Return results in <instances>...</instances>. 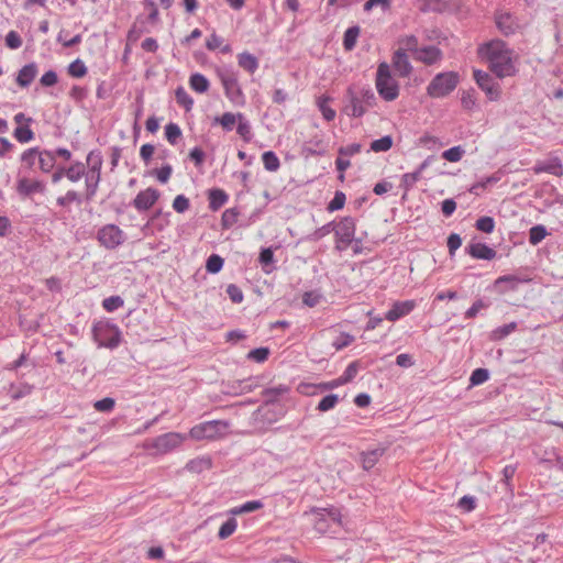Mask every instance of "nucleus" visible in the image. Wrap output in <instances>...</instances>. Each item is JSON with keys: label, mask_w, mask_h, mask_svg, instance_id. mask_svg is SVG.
Wrapping results in <instances>:
<instances>
[{"label": "nucleus", "mask_w": 563, "mask_h": 563, "mask_svg": "<svg viewBox=\"0 0 563 563\" xmlns=\"http://www.w3.org/2000/svg\"><path fill=\"white\" fill-rule=\"evenodd\" d=\"M465 252L476 260L492 261L496 257L497 252L485 243H471Z\"/></svg>", "instance_id": "a211bd4d"}, {"label": "nucleus", "mask_w": 563, "mask_h": 563, "mask_svg": "<svg viewBox=\"0 0 563 563\" xmlns=\"http://www.w3.org/2000/svg\"><path fill=\"white\" fill-rule=\"evenodd\" d=\"M218 74L227 98L233 102H238L242 98L243 93L235 74L229 70L219 71Z\"/></svg>", "instance_id": "4468645a"}, {"label": "nucleus", "mask_w": 563, "mask_h": 563, "mask_svg": "<svg viewBox=\"0 0 563 563\" xmlns=\"http://www.w3.org/2000/svg\"><path fill=\"white\" fill-rule=\"evenodd\" d=\"M489 378V372L486 368H476L472 372L470 377L471 386H478L487 382Z\"/></svg>", "instance_id": "bf43d9fd"}, {"label": "nucleus", "mask_w": 563, "mask_h": 563, "mask_svg": "<svg viewBox=\"0 0 563 563\" xmlns=\"http://www.w3.org/2000/svg\"><path fill=\"white\" fill-rule=\"evenodd\" d=\"M503 177L501 172H496L490 176L484 177L470 188L471 194L478 195V189H487L488 187H492L493 185L497 184Z\"/></svg>", "instance_id": "c756f323"}, {"label": "nucleus", "mask_w": 563, "mask_h": 563, "mask_svg": "<svg viewBox=\"0 0 563 563\" xmlns=\"http://www.w3.org/2000/svg\"><path fill=\"white\" fill-rule=\"evenodd\" d=\"M238 64L250 74H254L258 68V59L249 52H243L238 55Z\"/></svg>", "instance_id": "c85d7f7f"}, {"label": "nucleus", "mask_w": 563, "mask_h": 563, "mask_svg": "<svg viewBox=\"0 0 563 563\" xmlns=\"http://www.w3.org/2000/svg\"><path fill=\"white\" fill-rule=\"evenodd\" d=\"M102 155L100 151H90L86 158V175L101 176Z\"/></svg>", "instance_id": "5701e85b"}, {"label": "nucleus", "mask_w": 563, "mask_h": 563, "mask_svg": "<svg viewBox=\"0 0 563 563\" xmlns=\"http://www.w3.org/2000/svg\"><path fill=\"white\" fill-rule=\"evenodd\" d=\"M474 79L478 87L485 91L489 100H497L500 96L499 84L486 71L474 70Z\"/></svg>", "instance_id": "ddd939ff"}, {"label": "nucleus", "mask_w": 563, "mask_h": 563, "mask_svg": "<svg viewBox=\"0 0 563 563\" xmlns=\"http://www.w3.org/2000/svg\"><path fill=\"white\" fill-rule=\"evenodd\" d=\"M289 388L285 385H279L276 387L265 388L262 391V396L265 398L264 404L257 409L258 413H262L263 418L267 420L268 422L276 421L280 416H283V409L279 408L278 413H274V417H268L269 413V407L274 406L278 398L283 395H285Z\"/></svg>", "instance_id": "9b49d317"}, {"label": "nucleus", "mask_w": 563, "mask_h": 563, "mask_svg": "<svg viewBox=\"0 0 563 563\" xmlns=\"http://www.w3.org/2000/svg\"><path fill=\"white\" fill-rule=\"evenodd\" d=\"M40 151L37 147L30 148L22 154V163L33 168L38 165Z\"/></svg>", "instance_id": "4d7b16f0"}, {"label": "nucleus", "mask_w": 563, "mask_h": 563, "mask_svg": "<svg viewBox=\"0 0 563 563\" xmlns=\"http://www.w3.org/2000/svg\"><path fill=\"white\" fill-rule=\"evenodd\" d=\"M360 371V362L354 361L347 365L343 374L340 376L342 382L345 384L352 382Z\"/></svg>", "instance_id": "0e129e2a"}, {"label": "nucleus", "mask_w": 563, "mask_h": 563, "mask_svg": "<svg viewBox=\"0 0 563 563\" xmlns=\"http://www.w3.org/2000/svg\"><path fill=\"white\" fill-rule=\"evenodd\" d=\"M161 192L156 188L148 187L141 190L132 201V206L139 211L150 210L159 199Z\"/></svg>", "instance_id": "2eb2a0df"}, {"label": "nucleus", "mask_w": 563, "mask_h": 563, "mask_svg": "<svg viewBox=\"0 0 563 563\" xmlns=\"http://www.w3.org/2000/svg\"><path fill=\"white\" fill-rule=\"evenodd\" d=\"M533 169L537 174L548 173L554 176H561L563 173L561 159L558 157H551L544 161L537 162Z\"/></svg>", "instance_id": "aec40b11"}, {"label": "nucleus", "mask_w": 563, "mask_h": 563, "mask_svg": "<svg viewBox=\"0 0 563 563\" xmlns=\"http://www.w3.org/2000/svg\"><path fill=\"white\" fill-rule=\"evenodd\" d=\"M478 54L489 62L490 70L498 77L504 78L515 73L512 52L501 40H493L478 48Z\"/></svg>", "instance_id": "f257e3e1"}, {"label": "nucleus", "mask_w": 563, "mask_h": 563, "mask_svg": "<svg viewBox=\"0 0 563 563\" xmlns=\"http://www.w3.org/2000/svg\"><path fill=\"white\" fill-rule=\"evenodd\" d=\"M262 507H263V503L261 500H250V501L242 504L241 506L232 508L230 510V514L232 516H236V515H241V514L253 512L255 510L261 509Z\"/></svg>", "instance_id": "49530a36"}, {"label": "nucleus", "mask_w": 563, "mask_h": 563, "mask_svg": "<svg viewBox=\"0 0 563 563\" xmlns=\"http://www.w3.org/2000/svg\"><path fill=\"white\" fill-rule=\"evenodd\" d=\"M239 118L240 119L235 126L236 132L243 139V141H250V139L252 136L250 122L241 113H239Z\"/></svg>", "instance_id": "864d4df0"}, {"label": "nucleus", "mask_w": 563, "mask_h": 563, "mask_svg": "<svg viewBox=\"0 0 563 563\" xmlns=\"http://www.w3.org/2000/svg\"><path fill=\"white\" fill-rule=\"evenodd\" d=\"M464 154L465 150L461 145H457L444 151L441 157L448 162L455 163L461 161Z\"/></svg>", "instance_id": "6e6d98bb"}, {"label": "nucleus", "mask_w": 563, "mask_h": 563, "mask_svg": "<svg viewBox=\"0 0 563 563\" xmlns=\"http://www.w3.org/2000/svg\"><path fill=\"white\" fill-rule=\"evenodd\" d=\"M46 185L38 179L29 177H19L15 185V191L21 200L33 199L36 194H44Z\"/></svg>", "instance_id": "f8f14e48"}, {"label": "nucleus", "mask_w": 563, "mask_h": 563, "mask_svg": "<svg viewBox=\"0 0 563 563\" xmlns=\"http://www.w3.org/2000/svg\"><path fill=\"white\" fill-rule=\"evenodd\" d=\"M376 89L378 95L386 101H393L399 96V85L393 78L389 65L380 63L376 73Z\"/></svg>", "instance_id": "20e7f679"}, {"label": "nucleus", "mask_w": 563, "mask_h": 563, "mask_svg": "<svg viewBox=\"0 0 563 563\" xmlns=\"http://www.w3.org/2000/svg\"><path fill=\"white\" fill-rule=\"evenodd\" d=\"M269 354V349L266 346H262L251 350L247 353L246 357L247 360L254 361L256 363H264L265 361H267Z\"/></svg>", "instance_id": "603ef678"}, {"label": "nucleus", "mask_w": 563, "mask_h": 563, "mask_svg": "<svg viewBox=\"0 0 563 563\" xmlns=\"http://www.w3.org/2000/svg\"><path fill=\"white\" fill-rule=\"evenodd\" d=\"M459 84V74L455 71L440 73L433 77L427 87V93L432 98H443L451 93Z\"/></svg>", "instance_id": "39448f33"}, {"label": "nucleus", "mask_w": 563, "mask_h": 563, "mask_svg": "<svg viewBox=\"0 0 563 563\" xmlns=\"http://www.w3.org/2000/svg\"><path fill=\"white\" fill-rule=\"evenodd\" d=\"M37 75V66L35 63L24 65L16 76V84L22 87H29Z\"/></svg>", "instance_id": "b1692460"}, {"label": "nucleus", "mask_w": 563, "mask_h": 563, "mask_svg": "<svg viewBox=\"0 0 563 563\" xmlns=\"http://www.w3.org/2000/svg\"><path fill=\"white\" fill-rule=\"evenodd\" d=\"M175 99L176 102L183 107L186 111L191 110L194 106V99L189 96V93L186 91V89L181 86H179L175 90Z\"/></svg>", "instance_id": "a19ab883"}, {"label": "nucleus", "mask_w": 563, "mask_h": 563, "mask_svg": "<svg viewBox=\"0 0 563 563\" xmlns=\"http://www.w3.org/2000/svg\"><path fill=\"white\" fill-rule=\"evenodd\" d=\"M229 427L227 421L211 420L198 423L189 430V437L194 440L200 441L205 439H214L223 433Z\"/></svg>", "instance_id": "1a4fd4ad"}, {"label": "nucleus", "mask_w": 563, "mask_h": 563, "mask_svg": "<svg viewBox=\"0 0 563 563\" xmlns=\"http://www.w3.org/2000/svg\"><path fill=\"white\" fill-rule=\"evenodd\" d=\"M68 74L75 78H81L87 74V67L82 60L76 59L68 66Z\"/></svg>", "instance_id": "69168bd1"}, {"label": "nucleus", "mask_w": 563, "mask_h": 563, "mask_svg": "<svg viewBox=\"0 0 563 563\" xmlns=\"http://www.w3.org/2000/svg\"><path fill=\"white\" fill-rule=\"evenodd\" d=\"M150 30L145 26L144 21L140 22L139 18L130 27L126 40L130 43L137 42L144 33H148Z\"/></svg>", "instance_id": "72a5a7b5"}, {"label": "nucleus", "mask_w": 563, "mask_h": 563, "mask_svg": "<svg viewBox=\"0 0 563 563\" xmlns=\"http://www.w3.org/2000/svg\"><path fill=\"white\" fill-rule=\"evenodd\" d=\"M97 240L101 246L107 250H115L122 245L125 240V233L115 224H106L97 232Z\"/></svg>", "instance_id": "9d476101"}, {"label": "nucleus", "mask_w": 563, "mask_h": 563, "mask_svg": "<svg viewBox=\"0 0 563 563\" xmlns=\"http://www.w3.org/2000/svg\"><path fill=\"white\" fill-rule=\"evenodd\" d=\"M240 216V211L236 208L227 209L221 217V225L223 229L232 228Z\"/></svg>", "instance_id": "de8ad7c7"}, {"label": "nucleus", "mask_w": 563, "mask_h": 563, "mask_svg": "<svg viewBox=\"0 0 563 563\" xmlns=\"http://www.w3.org/2000/svg\"><path fill=\"white\" fill-rule=\"evenodd\" d=\"M211 467V460L209 457H201L191 460L187 464V468L192 472L200 473L205 470H209Z\"/></svg>", "instance_id": "680f3d73"}, {"label": "nucleus", "mask_w": 563, "mask_h": 563, "mask_svg": "<svg viewBox=\"0 0 563 563\" xmlns=\"http://www.w3.org/2000/svg\"><path fill=\"white\" fill-rule=\"evenodd\" d=\"M238 528V521L236 519L232 516L230 517L227 521H224L221 527L219 528V531H218V538L220 540H225L228 539L229 537H231L235 530Z\"/></svg>", "instance_id": "79ce46f5"}, {"label": "nucleus", "mask_w": 563, "mask_h": 563, "mask_svg": "<svg viewBox=\"0 0 563 563\" xmlns=\"http://www.w3.org/2000/svg\"><path fill=\"white\" fill-rule=\"evenodd\" d=\"M224 265V260L218 254H211L206 262V269L210 274L219 273Z\"/></svg>", "instance_id": "8fccbe9b"}, {"label": "nucleus", "mask_w": 563, "mask_h": 563, "mask_svg": "<svg viewBox=\"0 0 563 563\" xmlns=\"http://www.w3.org/2000/svg\"><path fill=\"white\" fill-rule=\"evenodd\" d=\"M393 66L400 77H407L412 70V66L406 54V49L399 48L394 53Z\"/></svg>", "instance_id": "412c9836"}, {"label": "nucleus", "mask_w": 563, "mask_h": 563, "mask_svg": "<svg viewBox=\"0 0 563 563\" xmlns=\"http://www.w3.org/2000/svg\"><path fill=\"white\" fill-rule=\"evenodd\" d=\"M262 162L267 172H277L280 167L279 158L273 151H265L262 154Z\"/></svg>", "instance_id": "ea45409f"}, {"label": "nucleus", "mask_w": 563, "mask_h": 563, "mask_svg": "<svg viewBox=\"0 0 563 563\" xmlns=\"http://www.w3.org/2000/svg\"><path fill=\"white\" fill-rule=\"evenodd\" d=\"M516 471H517L516 464H508L501 471V475H503L501 482L504 483L506 490L510 495H514V485L511 484V479H512Z\"/></svg>", "instance_id": "a18cd8bd"}, {"label": "nucleus", "mask_w": 563, "mask_h": 563, "mask_svg": "<svg viewBox=\"0 0 563 563\" xmlns=\"http://www.w3.org/2000/svg\"><path fill=\"white\" fill-rule=\"evenodd\" d=\"M101 180V176L86 175L85 184H86V194L84 196V200L91 201L96 196L99 187V183Z\"/></svg>", "instance_id": "2f4dec72"}, {"label": "nucleus", "mask_w": 563, "mask_h": 563, "mask_svg": "<svg viewBox=\"0 0 563 563\" xmlns=\"http://www.w3.org/2000/svg\"><path fill=\"white\" fill-rule=\"evenodd\" d=\"M33 387L26 383L14 385L10 387V395L13 400H19L32 393Z\"/></svg>", "instance_id": "09e8293b"}, {"label": "nucleus", "mask_w": 563, "mask_h": 563, "mask_svg": "<svg viewBox=\"0 0 563 563\" xmlns=\"http://www.w3.org/2000/svg\"><path fill=\"white\" fill-rule=\"evenodd\" d=\"M548 234V230L543 224L533 225L529 230V243L531 245H538L545 239Z\"/></svg>", "instance_id": "37998d69"}, {"label": "nucleus", "mask_w": 563, "mask_h": 563, "mask_svg": "<svg viewBox=\"0 0 563 563\" xmlns=\"http://www.w3.org/2000/svg\"><path fill=\"white\" fill-rule=\"evenodd\" d=\"M65 177L71 183H77L82 176L86 177V166L84 163L76 161L69 166H64Z\"/></svg>", "instance_id": "a878e982"}, {"label": "nucleus", "mask_w": 563, "mask_h": 563, "mask_svg": "<svg viewBox=\"0 0 563 563\" xmlns=\"http://www.w3.org/2000/svg\"><path fill=\"white\" fill-rule=\"evenodd\" d=\"M91 332L99 347L113 350L121 343V331L119 327L112 322L97 321L93 323Z\"/></svg>", "instance_id": "7ed1b4c3"}, {"label": "nucleus", "mask_w": 563, "mask_h": 563, "mask_svg": "<svg viewBox=\"0 0 563 563\" xmlns=\"http://www.w3.org/2000/svg\"><path fill=\"white\" fill-rule=\"evenodd\" d=\"M517 322L512 321L507 324H503L494 329L490 333V339L493 341H501L507 338L510 333L517 330Z\"/></svg>", "instance_id": "c9c22d12"}, {"label": "nucleus", "mask_w": 563, "mask_h": 563, "mask_svg": "<svg viewBox=\"0 0 563 563\" xmlns=\"http://www.w3.org/2000/svg\"><path fill=\"white\" fill-rule=\"evenodd\" d=\"M475 228L484 233H492L495 229V220L492 217L484 216L476 220Z\"/></svg>", "instance_id": "e2e57ef3"}, {"label": "nucleus", "mask_w": 563, "mask_h": 563, "mask_svg": "<svg viewBox=\"0 0 563 563\" xmlns=\"http://www.w3.org/2000/svg\"><path fill=\"white\" fill-rule=\"evenodd\" d=\"M84 201V196L78 194L75 190H68L65 196L58 197L56 199V203L59 207H67L73 202L77 205H81Z\"/></svg>", "instance_id": "c03bdc74"}, {"label": "nucleus", "mask_w": 563, "mask_h": 563, "mask_svg": "<svg viewBox=\"0 0 563 563\" xmlns=\"http://www.w3.org/2000/svg\"><path fill=\"white\" fill-rule=\"evenodd\" d=\"M421 178L419 172L406 173L401 176L400 187L405 190V192L409 191L416 183Z\"/></svg>", "instance_id": "052dcab7"}, {"label": "nucleus", "mask_w": 563, "mask_h": 563, "mask_svg": "<svg viewBox=\"0 0 563 563\" xmlns=\"http://www.w3.org/2000/svg\"><path fill=\"white\" fill-rule=\"evenodd\" d=\"M209 208L212 211L219 210L228 200L229 196L223 189L213 188L209 190Z\"/></svg>", "instance_id": "cd10ccee"}, {"label": "nucleus", "mask_w": 563, "mask_h": 563, "mask_svg": "<svg viewBox=\"0 0 563 563\" xmlns=\"http://www.w3.org/2000/svg\"><path fill=\"white\" fill-rule=\"evenodd\" d=\"M56 165L55 154L52 151L40 152L37 167L44 172H51Z\"/></svg>", "instance_id": "473e14b6"}, {"label": "nucleus", "mask_w": 563, "mask_h": 563, "mask_svg": "<svg viewBox=\"0 0 563 563\" xmlns=\"http://www.w3.org/2000/svg\"><path fill=\"white\" fill-rule=\"evenodd\" d=\"M186 439V435L178 432H167L147 440L145 448L156 454H166L177 449Z\"/></svg>", "instance_id": "0eeeda50"}, {"label": "nucleus", "mask_w": 563, "mask_h": 563, "mask_svg": "<svg viewBox=\"0 0 563 563\" xmlns=\"http://www.w3.org/2000/svg\"><path fill=\"white\" fill-rule=\"evenodd\" d=\"M14 122L16 128L14 129L13 136L16 141H32L34 139V133L30 128V124L33 122L32 118L19 112L14 115Z\"/></svg>", "instance_id": "dca6fc26"}, {"label": "nucleus", "mask_w": 563, "mask_h": 563, "mask_svg": "<svg viewBox=\"0 0 563 563\" xmlns=\"http://www.w3.org/2000/svg\"><path fill=\"white\" fill-rule=\"evenodd\" d=\"M415 58L426 65H432L442 58V52L434 45L423 46L418 51Z\"/></svg>", "instance_id": "4be33fe9"}, {"label": "nucleus", "mask_w": 563, "mask_h": 563, "mask_svg": "<svg viewBox=\"0 0 563 563\" xmlns=\"http://www.w3.org/2000/svg\"><path fill=\"white\" fill-rule=\"evenodd\" d=\"M356 232V221L353 217H343L338 223L335 222L334 238L335 249L345 251L352 245Z\"/></svg>", "instance_id": "6e6552de"}, {"label": "nucleus", "mask_w": 563, "mask_h": 563, "mask_svg": "<svg viewBox=\"0 0 563 563\" xmlns=\"http://www.w3.org/2000/svg\"><path fill=\"white\" fill-rule=\"evenodd\" d=\"M361 29L358 25L350 26L343 35V47L345 51H352L355 47Z\"/></svg>", "instance_id": "f704fd0d"}, {"label": "nucleus", "mask_w": 563, "mask_h": 563, "mask_svg": "<svg viewBox=\"0 0 563 563\" xmlns=\"http://www.w3.org/2000/svg\"><path fill=\"white\" fill-rule=\"evenodd\" d=\"M339 402V396L336 394H329L324 396L318 404L317 410L321 412L333 409Z\"/></svg>", "instance_id": "5fc2aeb1"}, {"label": "nucleus", "mask_w": 563, "mask_h": 563, "mask_svg": "<svg viewBox=\"0 0 563 563\" xmlns=\"http://www.w3.org/2000/svg\"><path fill=\"white\" fill-rule=\"evenodd\" d=\"M332 99L328 96H321L317 100V106L327 121H332L335 118V110L330 107Z\"/></svg>", "instance_id": "58836bf2"}, {"label": "nucleus", "mask_w": 563, "mask_h": 563, "mask_svg": "<svg viewBox=\"0 0 563 563\" xmlns=\"http://www.w3.org/2000/svg\"><path fill=\"white\" fill-rule=\"evenodd\" d=\"M344 113L350 117H362L367 109L376 103V96L371 88L349 87L345 95Z\"/></svg>", "instance_id": "f03ea898"}, {"label": "nucleus", "mask_w": 563, "mask_h": 563, "mask_svg": "<svg viewBox=\"0 0 563 563\" xmlns=\"http://www.w3.org/2000/svg\"><path fill=\"white\" fill-rule=\"evenodd\" d=\"M124 300L121 296H110L102 301V308L108 312H113L123 307Z\"/></svg>", "instance_id": "13d9d810"}, {"label": "nucleus", "mask_w": 563, "mask_h": 563, "mask_svg": "<svg viewBox=\"0 0 563 563\" xmlns=\"http://www.w3.org/2000/svg\"><path fill=\"white\" fill-rule=\"evenodd\" d=\"M275 256L272 247H262L258 255V263L262 267V271L265 274H271L276 269L275 265Z\"/></svg>", "instance_id": "393cba45"}, {"label": "nucleus", "mask_w": 563, "mask_h": 563, "mask_svg": "<svg viewBox=\"0 0 563 563\" xmlns=\"http://www.w3.org/2000/svg\"><path fill=\"white\" fill-rule=\"evenodd\" d=\"M189 86L198 93H205L210 87V82L206 76L200 73H195L189 77Z\"/></svg>", "instance_id": "7c9ffc66"}, {"label": "nucleus", "mask_w": 563, "mask_h": 563, "mask_svg": "<svg viewBox=\"0 0 563 563\" xmlns=\"http://www.w3.org/2000/svg\"><path fill=\"white\" fill-rule=\"evenodd\" d=\"M239 119V113L234 114L231 112H225L221 117H217L214 119V122L219 123L223 128V130L232 131L235 129Z\"/></svg>", "instance_id": "4c0bfd02"}, {"label": "nucleus", "mask_w": 563, "mask_h": 563, "mask_svg": "<svg viewBox=\"0 0 563 563\" xmlns=\"http://www.w3.org/2000/svg\"><path fill=\"white\" fill-rule=\"evenodd\" d=\"M314 515L313 528L320 534L332 533L333 527L341 526V511L338 508H312Z\"/></svg>", "instance_id": "423d86ee"}, {"label": "nucleus", "mask_w": 563, "mask_h": 563, "mask_svg": "<svg viewBox=\"0 0 563 563\" xmlns=\"http://www.w3.org/2000/svg\"><path fill=\"white\" fill-rule=\"evenodd\" d=\"M253 377H249L245 379L236 380L234 382L230 387L231 390L229 393H232L234 395H241V394H247L251 393L255 387L256 384H253Z\"/></svg>", "instance_id": "e433bc0d"}, {"label": "nucleus", "mask_w": 563, "mask_h": 563, "mask_svg": "<svg viewBox=\"0 0 563 563\" xmlns=\"http://www.w3.org/2000/svg\"><path fill=\"white\" fill-rule=\"evenodd\" d=\"M114 406L115 400L112 397H104L93 404V408L99 412H111Z\"/></svg>", "instance_id": "338daca9"}, {"label": "nucleus", "mask_w": 563, "mask_h": 563, "mask_svg": "<svg viewBox=\"0 0 563 563\" xmlns=\"http://www.w3.org/2000/svg\"><path fill=\"white\" fill-rule=\"evenodd\" d=\"M346 201V196L343 191H335L331 201L327 205V210L329 212H334L343 209Z\"/></svg>", "instance_id": "3c124183"}, {"label": "nucleus", "mask_w": 563, "mask_h": 563, "mask_svg": "<svg viewBox=\"0 0 563 563\" xmlns=\"http://www.w3.org/2000/svg\"><path fill=\"white\" fill-rule=\"evenodd\" d=\"M385 449L377 448L367 452L361 453L362 466L365 471L373 468L378 460L383 456Z\"/></svg>", "instance_id": "bb28decb"}, {"label": "nucleus", "mask_w": 563, "mask_h": 563, "mask_svg": "<svg viewBox=\"0 0 563 563\" xmlns=\"http://www.w3.org/2000/svg\"><path fill=\"white\" fill-rule=\"evenodd\" d=\"M530 280H531V278L528 277L527 275H521V274L503 275V276H499L495 280V286L499 287L501 285H506V288L503 289V292L504 291H515V290H517L519 284H526V283H529Z\"/></svg>", "instance_id": "6ab92c4d"}, {"label": "nucleus", "mask_w": 563, "mask_h": 563, "mask_svg": "<svg viewBox=\"0 0 563 563\" xmlns=\"http://www.w3.org/2000/svg\"><path fill=\"white\" fill-rule=\"evenodd\" d=\"M225 291L233 303H241L244 299L242 289L235 284H229Z\"/></svg>", "instance_id": "774afa93"}, {"label": "nucleus", "mask_w": 563, "mask_h": 563, "mask_svg": "<svg viewBox=\"0 0 563 563\" xmlns=\"http://www.w3.org/2000/svg\"><path fill=\"white\" fill-rule=\"evenodd\" d=\"M417 307V302L412 299L404 300V301H395L391 305V308L386 312L385 319L391 322H395L408 314H410L415 308Z\"/></svg>", "instance_id": "f3484780"}]
</instances>
